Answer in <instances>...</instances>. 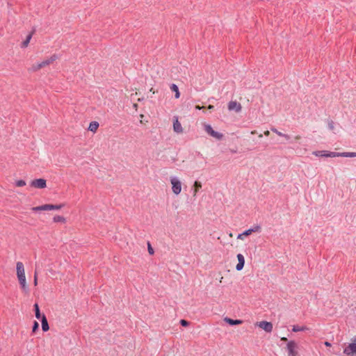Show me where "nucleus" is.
I'll list each match as a JSON object with an SVG mask.
<instances>
[{"label": "nucleus", "mask_w": 356, "mask_h": 356, "mask_svg": "<svg viewBox=\"0 0 356 356\" xmlns=\"http://www.w3.org/2000/svg\"><path fill=\"white\" fill-rule=\"evenodd\" d=\"M170 89L172 92H174L175 94V97L176 99H178L179 97H180V92L179 91V88L178 86L175 84V83H172L171 86H170Z\"/></svg>", "instance_id": "18"}, {"label": "nucleus", "mask_w": 356, "mask_h": 356, "mask_svg": "<svg viewBox=\"0 0 356 356\" xmlns=\"http://www.w3.org/2000/svg\"><path fill=\"white\" fill-rule=\"evenodd\" d=\"M350 343H356V336L352 339V342Z\"/></svg>", "instance_id": "38"}, {"label": "nucleus", "mask_w": 356, "mask_h": 356, "mask_svg": "<svg viewBox=\"0 0 356 356\" xmlns=\"http://www.w3.org/2000/svg\"><path fill=\"white\" fill-rule=\"evenodd\" d=\"M33 309L35 312V316L36 318L41 320L42 314L40 313V307L38 303H35L33 305Z\"/></svg>", "instance_id": "16"}, {"label": "nucleus", "mask_w": 356, "mask_h": 356, "mask_svg": "<svg viewBox=\"0 0 356 356\" xmlns=\"http://www.w3.org/2000/svg\"><path fill=\"white\" fill-rule=\"evenodd\" d=\"M173 129H174L175 132L178 133V134L183 132V129H182L181 124L179 122L177 118L173 122Z\"/></svg>", "instance_id": "14"}, {"label": "nucleus", "mask_w": 356, "mask_h": 356, "mask_svg": "<svg viewBox=\"0 0 356 356\" xmlns=\"http://www.w3.org/2000/svg\"><path fill=\"white\" fill-rule=\"evenodd\" d=\"M238 264L236 266V269L237 270H241L245 265V258L243 254H237Z\"/></svg>", "instance_id": "11"}, {"label": "nucleus", "mask_w": 356, "mask_h": 356, "mask_svg": "<svg viewBox=\"0 0 356 356\" xmlns=\"http://www.w3.org/2000/svg\"><path fill=\"white\" fill-rule=\"evenodd\" d=\"M313 154L318 157H326V151L325 150H321V151H315L313 152Z\"/></svg>", "instance_id": "24"}, {"label": "nucleus", "mask_w": 356, "mask_h": 356, "mask_svg": "<svg viewBox=\"0 0 356 356\" xmlns=\"http://www.w3.org/2000/svg\"><path fill=\"white\" fill-rule=\"evenodd\" d=\"M324 344L327 347H330L332 346L331 343L329 341H325Z\"/></svg>", "instance_id": "35"}, {"label": "nucleus", "mask_w": 356, "mask_h": 356, "mask_svg": "<svg viewBox=\"0 0 356 356\" xmlns=\"http://www.w3.org/2000/svg\"><path fill=\"white\" fill-rule=\"evenodd\" d=\"M64 207V204H46L36 207H33L34 211H50V210H58Z\"/></svg>", "instance_id": "3"}, {"label": "nucleus", "mask_w": 356, "mask_h": 356, "mask_svg": "<svg viewBox=\"0 0 356 356\" xmlns=\"http://www.w3.org/2000/svg\"><path fill=\"white\" fill-rule=\"evenodd\" d=\"M30 185L31 187L42 189L46 188L47 181L43 178L35 179L31 182Z\"/></svg>", "instance_id": "6"}, {"label": "nucleus", "mask_w": 356, "mask_h": 356, "mask_svg": "<svg viewBox=\"0 0 356 356\" xmlns=\"http://www.w3.org/2000/svg\"><path fill=\"white\" fill-rule=\"evenodd\" d=\"M328 128L330 130H333L334 129V122L332 120L329 121V122H328Z\"/></svg>", "instance_id": "33"}, {"label": "nucleus", "mask_w": 356, "mask_h": 356, "mask_svg": "<svg viewBox=\"0 0 356 356\" xmlns=\"http://www.w3.org/2000/svg\"><path fill=\"white\" fill-rule=\"evenodd\" d=\"M261 229V227L259 225H256L252 228L248 229L249 230H252V233L259 232Z\"/></svg>", "instance_id": "30"}, {"label": "nucleus", "mask_w": 356, "mask_h": 356, "mask_svg": "<svg viewBox=\"0 0 356 356\" xmlns=\"http://www.w3.org/2000/svg\"><path fill=\"white\" fill-rule=\"evenodd\" d=\"M204 129L209 135L218 140H221L223 137V135L222 134L214 131L211 126L209 124H205Z\"/></svg>", "instance_id": "7"}, {"label": "nucleus", "mask_w": 356, "mask_h": 356, "mask_svg": "<svg viewBox=\"0 0 356 356\" xmlns=\"http://www.w3.org/2000/svg\"><path fill=\"white\" fill-rule=\"evenodd\" d=\"M15 184L18 187H22L26 185V181L23 179H20L17 181Z\"/></svg>", "instance_id": "27"}, {"label": "nucleus", "mask_w": 356, "mask_h": 356, "mask_svg": "<svg viewBox=\"0 0 356 356\" xmlns=\"http://www.w3.org/2000/svg\"><path fill=\"white\" fill-rule=\"evenodd\" d=\"M308 330V328L305 326H299L298 325H295L293 326V328H292V331L294 332H300V331H305V330Z\"/></svg>", "instance_id": "20"}, {"label": "nucleus", "mask_w": 356, "mask_h": 356, "mask_svg": "<svg viewBox=\"0 0 356 356\" xmlns=\"http://www.w3.org/2000/svg\"><path fill=\"white\" fill-rule=\"evenodd\" d=\"M341 157H356V152H341Z\"/></svg>", "instance_id": "23"}, {"label": "nucleus", "mask_w": 356, "mask_h": 356, "mask_svg": "<svg viewBox=\"0 0 356 356\" xmlns=\"http://www.w3.org/2000/svg\"><path fill=\"white\" fill-rule=\"evenodd\" d=\"M207 108L210 111L213 110L214 108V106L213 105H209Z\"/></svg>", "instance_id": "36"}, {"label": "nucleus", "mask_w": 356, "mask_h": 356, "mask_svg": "<svg viewBox=\"0 0 356 356\" xmlns=\"http://www.w3.org/2000/svg\"><path fill=\"white\" fill-rule=\"evenodd\" d=\"M202 188V183L199 181H195L193 184V196H195L199 190Z\"/></svg>", "instance_id": "19"}, {"label": "nucleus", "mask_w": 356, "mask_h": 356, "mask_svg": "<svg viewBox=\"0 0 356 356\" xmlns=\"http://www.w3.org/2000/svg\"><path fill=\"white\" fill-rule=\"evenodd\" d=\"M35 28H33L32 31H31V33H29V34L26 36L25 40H24L22 44H21V47L22 48H25L28 46V44H29L30 42V40L32 38V36L35 33Z\"/></svg>", "instance_id": "12"}, {"label": "nucleus", "mask_w": 356, "mask_h": 356, "mask_svg": "<svg viewBox=\"0 0 356 356\" xmlns=\"http://www.w3.org/2000/svg\"><path fill=\"white\" fill-rule=\"evenodd\" d=\"M57 58H58L56 54H54L50 58L42 61L41 63H37L35 65H33L31 70L33 72H36V71L40 70L41 68H43L44 67L50 65L54 60H56L57 59Z\"/></svg>", "instance_id": "2"}, {"label": "nucleus", "mask_w": 356, "mask_h": 356, "mask_svg": "<svg viewBox=\"0 0 356 356\" xmlns=\"http://www.w3.org/2000/svg\"><path fill=\"white\" fill-rule=\"evenodd\" d=\"M172 190L175 195H179L181 191V183L176 177L171 178Z\"/></svg>", "instance_id": "5"}, {"label": "nucleus", "mask_w": 356, "mask_h": 356, "mask_svg": "<svg viewBox=\"0 0 356 356\" xmlns=\"http://www.w3.org/2000/svg\"><path fill=\"white\" fill-rule=\"evenodd\" d=\"M33 283H34L35 286H36L38 284V272H37V270H35Z\"/></svg>", "instance_id": "31"}, {"label": "nucleus", "mask_w": 356, "mask_h": 356, "mask_svg": "<svg viewBox=\"0 0 356 356\" xmlns=\"http://www.w3.org/2000/svg\"><path fill=\"white\" fill-rule=\"evenodd\" d=\"M242 106L240 103L236 101H231L228 103V109L229 111H235L236 112H240Z\"/></svg>", "instance_id": "9"}, {"label": "nucleus", "mask_w": 356, "mask_h": 356, "mask_svg": "<svg viewBox=\"0 0 356 356\" xmlns=\"http://www.w3.org/2000/svg\"><path fill=\"white\" fill-rule=\"evenodd\" d=\"M42 330L43 332H47L49 330V325L48 323L46 316L43 314L41 318Z\"/></svg>", "instance_id": "13"}, {"label": "nucleus", "mask_w": 356, "mask_h": 356, "mask_svg": "<svg viewBox=\"0 0 356 356\" xmlns=\"http://www.w3.org/2000/svg\"><path fill=\"white\" fill-rule=\"evenodd\" d=\"M281 341H287V342L289 341L287 338H286V337H282L281 338Z\"/></svg>", "instance_id": "37"}, {"label": "nucleus", "mask_w": 356, "mask_h": 356, "mask_svg": "<svg viewBox=\"0 0 356 356\" xmlns=\"http://www.w3.org/2000/svg\"><path fill=\"white\" fill-rule=\"evenodd\" d=\"M224 321L229 325H236L243 323V321L240 319H232L229 317H225Z\"/></svg>", "instance_id": "15"}, {"label": "nucleus", "mask_w": 356, "mask_h": 356, "mask_svg": "<svg viewBox=\"0 0 356 356\" xmlns=\"http://www.w3.org/2000/svg\"><path fill=\"white\" fill-rule=\"evenodd\" d=\"M298 344L295 341H289L286 343V350L288 356H297L298 355Z\"/></svg>", "instance_id": "4"}, {"label": "nucleus", "mask_w": 356, "mask_h": 356, "mask_svg": "<svg viewBox=\"0 0 356 356\" xmlns=\"http://www.w3.org/2000/svg\"><path fill=\"white\" fill-rule=\"evenodd\" d=\"M16 268H17V278L19 282V284L22 289V290L27 293L29 291V287L26 285V276L24 273V264L21 261L17 262L16 264Z\"/></svg>", "instance_id": "1"}, {"label": "nucleus", "mask_w": 356, "mask_h": 356, "mask_svg": "<svg viewBox=\"0 0 356 356\" xmlns=\"http://www.w3.org/2000/svg\"><path fill=\"white\" fill-rule=\"evenodd\" d=\"M264 134H265L266 136H268V135L270 134L269 131H266L264 132Z\"/></svg>", "instance_id": "40"}, {"label": "nucleus", "mask_w": 356, "mask_h": 356, "mask_svg": "<svg viewBox=\"0 0 356 356\" xmlns=\"http://www.w3.org/2000/svg\"><path fill=\"white\" fill-rule=\"evenodd\" d=\"M202 108H203L202 106H199V105L195 106V108H196V109H197V110H200V109H202Z\"/></svg>", "instance_id": "39"}, {"label": "nucleus", "mask_w": 356, "mask_h": 356, "mask_svg": "<svg viewBox=\"0 0 356 356\" xmlns=\"http://www.w3.org/2000/svg\"><path fill=\"white\" fill-rule=\"evenodd\" d=\"M179 323H180V325L183 327H187L190 324V323L188 321L184 320V319H181Z\"/></svg>", "instance_id": "29"}, {"label": "nucleus", "mask_w": 356, "mask_h": 356, "mask_svg": "<svg viewBox=\"0 0 356 356\" xmlns=\"http://www.w3.org/2000/svg\"><path fill=\"white\" fill-rule=\"evenodd\" d=\"M7 4H8V6L9 7L12 6V3H10L9 1L7 3Z\"/></svg>", "instance_id": "41"}, {"label": "nucleus", "mask_w": 356, "mask_h": 356, "mask_svg": "<svg viewBox=\"0 0 356 356\" xmlns=\"http://www.w3.org/2000/svg\"><path fill=\"white\" fill-rule=\"evenodd\" d=\"M282 137H284L286 140H289L291 138L289 135L285 134H283Z\"/></svg>", "instance_id": "34"}, {"label": "nucleus", "mask_w": 356, "mask_h": 356, "mask_svg": "<svg viewBox=\"0 0 356 356\" xmlns=\"http://www.w3.org/2000/svg\"><path fill=\"white\" fill-rule=\"evenodd\" d=\"M271 131H273V132H275V134H277L278 136H282V135H283V133H282V132L279 131H278L277 129H275V128H272V129H271Z\"/></svg>", "instance_id": "32"}, {"label": "nucleus", "mask_w": 356, "mask_h": 356, "mask_svg": "<svg viewBox=\"0 0 356 356\" xmlns=\"http://www.w3.org/2000/svg\"><path fill=\"white\" fill-rule=\"evenodd\" d=\"M39 329V323L37 321L33 322V325L32 327V332L35 333L36 331H38Z\"/></svg>", "instance_id": "26"}, {"label": "nucleus", "mask_w": 356, "mask_h": 356, "mask_svg": "<svg viewBox=\"0 0 356 356\" xmlns=\"http://www.w3.org/2000/svg\"><path fill=\"white\" fill-rule=\"evenodd\" d=\"M252 230L246 229L243 233L239 234L237 236L238 239H243L244 236H248L252 234Z\"/></svg>", "instance_id": "21"}, {"label": "nucleus", "mask_w": 356, "mask_h": 356, "mask_svg": "<svg viewBox=\"0 0 356 356\" xmlns=\"http://www.w3.org/2000/svg\"><path fill=\"white\" fill-rule=\"evenodd\" d=\"M54 222H65V218L61 216H55L53 218Z\"/></svg>", "instance_id": "25"}, {"label": "nucleus", "mask_w": 356, "mask_h": 356, "mask_svg": "<svg viewBox=\"0 0 356 356\" xmlns=\"http://www.w3.org/2000/svg\"><path fill=\"white\" fill-rule=\"evenodd\" d=\"M343 353L346 355L356 354V343H349L343 350Z\"/></svg>", "instance_id": "10"}, {"label": "nucleus", "mask_w": 356, "mask_h": 356, "mask_svg": "<svg viewBox=\"0 0 356 356\" xmlns=\"http://www.w3.org/2000/svg\"><path fill=\"white\" fill-rule=\"evenodd\" d=\"M99 127V123L96 121H92L90 123L88 129L93 133L96 132Z\"/></svg>", "instance_id": "17"}, {"label": "nucleus", "mask_w": 356, "mask_h": 356, "mask_svg": "<svg viewBox=\"0 0 356 356\" xmlns=\"http://www.w3.org/2000/svg\"><path fill=\"white\" fill-rule=\"evenodd\" d=\"M340 154L341 152L326 151V157H339Z\"/></svg>", "instance_id": "22"}, {"label": "nucleus", "mask_w": 356, "mask_h": 356, "mask_svg": "<svg viewBox=\"0 0 356 356\" xmlns=\"http://www.w3.org/2000/svg\"><path fill=\"white\" fill-rule=\"evenodd\" d=\"M147 249H148V252L149 253V254L152 255L154 253V249L152 247L149 242L147 243Z\"/></svg>", "instance_id": "28"}, {"label": "nucleus", "mask_w": 356, "mask_h": 356, "mask_svg": "<svg viewBox=\"0 0 356 356\" xmlns=\"http://www.w3.org/2000/svg\"><path fill=\"white\" fill-rule=\"evenodd\" d=\"M258 326L265 330L266 332H271L273 330V324L270 322L263 321L258 323Z\"/></svg>", "instance_id": "8"}, {"label": "nucleus", "mask_w": 356, "mask_h": 356, "mask_svg": "<svg viewBox=\"0 0 356 356\" xmlns=\"http://www.w3.org/2000/svg\"><path fill=\"white\" fill-rule=\"evenodd\" d=\"M300 136H296V140H298V139H300Z\"/></svg>", "instance_id": "42"}]
</instances>
